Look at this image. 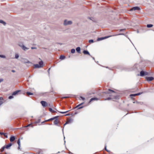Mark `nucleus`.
Instances as JSON below:
<instances>
[{
  "label": "nucleus",
  "instance_id": "nucleus-3",
  "mask_svg": "<svg viewBox=\"0 0 154 154\" xmlns=\"http://www.w3.org/2000/svg\"><path fill=\"white\" fill-rule=\"evenodd\" d=\"M72 23V22L71 21L65 20L63 22V25L64 26H67L70 25Z\"/></svg>",
  "mask_w": 154,
  "mask_h": 154
},
{
  "label": "nucleus",
  "instance_id": "nucleus-23",
  "mask_svg": "<svg viewBox=\"0 0 154 154\" xmlns=\"http://www.w3.org/2000/svg\"><path fill=\"white\" fill-rule=\"evenodd\" d=\"M19 57V55L18 54H15V57L16 59H17Z\"/></svg>",
  "mask_w": 154,
  "mask_h": 154
},
{
  "label": "nucleus",
  "instance_id": "nucleus-30",
  "mask_svg": "<svg viewBox=\"0 0 154 154\" xmlns=\"http://www.w3.org/2000/svg\"><path fill=\"white\" fill-rule=\"evenodd\" d=\"M88 42L90 43H93L94 42V41L92 39L88 41Z\"/></svg>",
  "mask_w": 154,
  "mask_h": 154
},
{
  "label": "nucleus",
  "instance_id": "nucleus-35",
  "mask_svg": "<svg viewBox=\"0 0 154 154\" xmlns=\"http://www.w3.org/2000/svg\"><path fill=\"white\" fill-rule=\"evenodd\" d=\"M83 100H84L85 99V98L82 97H80Z\"/></svg>",
  "mask_w": 154,
  "mask_h": 154
},
{
  "label": "nucleus",
  "instance_id": "nucleus-18",
  "mask_svg": "<svg viewBox=\"0 0 154 154\" xmlns=\"http://www.w3.org/2000/svg\"><path fill=\"white\" fill-rule=\"evenodd\" d=\"M65 58V57L63 55H61L60 57V59L61 60H64Z\"/></svg>",
  "mask_w": 154,
  "mask_h": 154
},
{
  "label": "nucleus",
  "instance_id": "nucleus-1",
  "mask_svg": "<svg viewBox=\"0 0 154 154\" xmlns=\"http://www.w3.org/2000/svg\"><path fill=\"white\" fill-rule=\"evenodd\" d=\"M106 93L109 94V96L111 97L108 98L107 99L108 100H109L111 99H115L116 98L115 96L116 95V93L114 91L109 89L106 92Z\"/></svg>",
  "mask_w": 154,
  "mask_h": 154
},
{
  "label": "nucleus",
  "instance_id": "nucleus-46",
  "mask_svg": "<svg viewBox=\"0 0 154 154\" xmlns=\"http://www.w3.org/2000/svg\"><path fill=\"white\" fill-rule=\"evenodd\" d=\"M19 45L20 47H21V46H22L23 45Z\"/></svg>",
  "mask_w": 154,
  "mask_h": 154
},
{
  "label": "nucleus",
  "instance_id": "nucleus-21",
  "mask_svg": "<svg viewBox=\"0 0 154 154\" xmlns=\"http://www.w3.org/2000/svg\"><path fill=\"white\" fill-rule=\"evenodd\" d=\"M11 146V144H9L8 145H6L5 147L6 149H8L9 147Z\"/></svg>",
  "mask_w": 154,
  "mask_h": 154
},
{
  "label": "nucleus",
  "instance_id": "nucleus-40",
  "mask_svg": "<svg viewBox=\"0 0 154 154\" xmlns=\"http://www.w3.org/2000/svg\"><path fill=\"white\" fill-rule=\"evenodd\" d=\"M49 106H51V107H52V106H53V105H52V104H51V105L49 104Z\"/></svg>",
  "mask_w": 154,
  "mask_h": 154
},
{
  "label": "nucleus",
  "instance_id": "nucleus-48",
  "mask_svg": "<svg viewBox=\"0 0 154 154\" xmlns=\"http://www.w3.org/2000/svg\"><path fill=\"white\" fill-rule=\"evenodd\" d=\"M67 97H63V98H66Z\"/></svg>",
  "mask_w": 154,
  "mask_h": 154
},
{
  "label": "nucleus",
  "instance_id": "nucleus-44",
  "mask_svg": "<svg viewBox=\"0 0 154 154\" xmlns=\"http://www.w3.org/2000/svg\"><path fill=\"white\" fill-rule=\"evenodd\" d=\"M12 71L13 72H15V71L14 70H12Z\"/></svg>",
  "mask_w": 154,
  "mask_h": 154
},
{
  "label": "nucleus",
  "instance_id": "nucleus-14",
  "mask_svg": "<svg viewBox=\"0 0 154 154\" xmlns=\"http://www.w3.org/2000/svg\"><path fill=\"white\" fill-rule=\"evenodd\" d=\"M83 53L84 54L90 55V54L88 51L85 50L83 51Z\"/></svg>",
  "mask_w": 154,
  "mask_h": 154
},
{
  "label": "nucleus",
  "instance_id": "nucleus-15",
  "mask_svg": "<svg viewBox=\"0 0 154 154\" xmlns=\"http://www.w3.org/2000/svg\"><path fill=\"white\" fill-rule=\"evenodd\" d=\"M141 94H142V93H138L136 94H132L131 95V96L134 97V96H135L137 95H140Z\"/></svg>",
  "mask_w": 154,
  "mask_h": 154
},
{
  "label": "nucleus",
  "instance_id": "nucleus-33",
  "mask_svg": "<svg viewBox=\"0 0 154 154\" xmlns=\"http://www.w3.org/2000/svg\"><path fill=\"white\" fill-rule=\"evenodd\" d=\"M13 98V97L12 96H10L8 97V98L9 99H11Z\"/></svg>",
  "mask_w": 154,
  "mask_h": 154
},
{
  "label": "nucleus",
  "instance_id": "nucleus-26",
  "mask_svg": "<svg viewBox=\"0 0 154 154\" xmlns=\"http://www.w3.org/2000/svg\"><path fill=\"white\" fill-rule=\"evenodd\" d=\"M58 117V116H57L55 117H54L53 118H51V119H49L48 120H47L46 121H49V120H54V119H55L57 117Z\"/></svg>",
  "mask_w": 154,
  "mask_h": 154
},
{
  "label": "nucleus",
  "instance_id": "nucleus-19",
  "mask_svg": "<svg viewBox=\"0 0 154 154\" xmlns=\"http://www.w3.org/2000/svg\"><path fill=\"white\" fill-rule=\"evenodd\" d=\"M0 23H2L4 25H5L6 24V23L5 22L3 21L0 20Z\"/></svg>",
  "mask_w": 154,
  "mask_h": 154
},
{
  "label": "nucleus",
  "instance_id": "nucleus-22",
  "mask_svg": "<svg viewBox=\"0 0 154 154\" xmlns=\"http://www.w3.org/2000/svg\"><path fill=\"white\" fill-rule=\"evenodd\" d=\"M49 111L51 112H56L54 111V110H53L51 108H49Z\"/></svg>",
  "mask_w": 154,
  "mask_h": 154
},
{
  "label": "nucleus",
  "instance_id": "nucleus-34",
  "mask_svg": "<svg viewBox=\"0 0 154 154\" xmlns=\"http://www.w3.org/2000/svg\"><path fill=\"white\" fill-rule=\"evenodd\" d=\"M4 135L6 138L8 137V136H7V134L6 133H4Z\"/></svg>",
  "mask_w": 154,
  "mask_h": 154
},
{
  "label": "nucleus",
  "instance_id": "nucleus-7",
  "mask_svg": "<svg viewBox=\"0 0 154 154\" xmlns=\"http://www.w3.org/2000/svg\"><path fill=\"white\" fill-rule=\"evenodd\" d=\"M140 10V8L138 7H135L132 8L130 11H135V10Z\"/></svg>",
  "mask_w": 154,
  "mask_h": 154
},
{
  "label": "nucleus",
  "instance_id": "nucleus-36",
  "mask_svg": "<svg viewBox=\"0 0 154 154\" xmlns=\"http://www.w3.org/2000/svg\"><path fill=\"white\" fill-rule=\"evenodd\" d=\"M3 80L2 79H0V83L3 81Z\"/></svg>",
  "mask_w": 154,
  "mask_h": 154
},
{
  "label": "nucleus",
  "instance_id": "nucleus-31",
  "mask_svg": "<svg viewBox=\"0 0 154 154\" xmlns=\"http://www.w3.org/2000/svg\"><path fill=\"white\" fill-rule=\"evenodd\" d=\"M84 103H80V104H79V105H78L77 106L75 107V108H77L79 106H80L82 105V104H83Z\"/></svg>",
  "mask_w": 154,
  "mask_h": 154
},
{
  "label": "nucleus",
  "instance_id": "nucleus-41",
  "mask_svg": "<svg viewBox=\"0 0 154 154\" xmlns=\"http://www.w3.org/2000/svg\"><path fill=\"white\" fill-rule=\"evenodd\" d=\"M31 49H35V48L34 47H31Z\"/></svg>",
  "mask_w": 154,
  "mask_h": 154
},
{
  "label": "nucleus",
  "instance_id": "nucleus-32",
  "mask_svg": "<svg viewBox=\"0 0 154 154\" xmlns=\"http://www.w3.org/2000/svg\"><path fill=\"white\" fill-rule=\"evenodd\" d=\"M5 148V146H4L1 149V152H2V151H3L4 150Z\"/></svg>",
  "mask_w": 154,
  "mask_h": 154
},
{
  "label": "nucleus",
  "instance_id": "nucleus-24",
  "mask_svg": "<svg viewBox=\"0 0 154 154\" xmlns=\"http://www.w3.org/2000/svg\"><path fill=\"white\" fill-rule=\"evenodd\" d=\"M146 26L148 28H150V27H152L153 26V25L152 24H147V25Z\"/></svg>",
  "mask_w": 154,
  "mask_h": 154
},
{
  "label": "nucleus",
  "instance_id": "nucleus-5",
  "mask_svg": "<svg viewBox=\"0 0 154 154\" xmlns=\"http://www.w3.org/2000/svg\"><path fill=\"white\" fill-rule=\"evenodd\" d=\"M111 36H106V37H104L99 38L97 39V41H101V40H103L104 39H105L107 38H108L109 37H110Z\"/></svg>",
  "mask_w": 154,
  "mask_h": 154
},
{
  "label": "nucleus",
  "instance_id": "nucleus-11",
  "mask_svg": "<svg viewBox=\"0 0 154 154\" xmlns=\"http://www.w3.org/2000/svg\"><path fill=\"white\" fill-rule=\"evenodd\" d=\"M20 91L19 90L16 91L13 93L12 95L13 96L16 95H17L18 94V93Z\"/></svg>",
  "mask_w": 154,
  "mask_h": 154
},
{
  "label": "nucleus",
  "instance_id": "nucleus-42",
  "mask_svg": "<svg viewBox=\"0 0 154 154\" xmlns=\"http://www.w3.org/2000/svg\"><path fill=\"white\" fill-rule=\"evenodd\" d=\"M30 124H29L28 125H27V126H26V127H29V126H30Z\"/></svg>",
  "mask_w": 154,
  "mask_h": 154
},
{
  "label": "nucleus",
  "instance_id": "nucleus-38",
  "mask_svg": "<svg viewBox=\"0 0 154 154\" xmlns=\"http://www.w3.org/2000/svg\"><path fill=\"white\" fill-rule=\"evenodd\" d=\"M105 150H106V151H107L108 152H109V151H108V150H106V146H105Z\"/></svg>",
  "mask_w": 154,
  "mask_h": 154
},
{
  "label": "nucleus",
  "instance_id": "nucleus-12",
  "mask_svg": "<svg viewBox=\"0 0 154 154\" xmlns=\"http://www.w3.org/2000/svg\"><path fill=\"white\" fill-rule=\"evenodd\" d=\"M15 137L14 136L11 137L10 139V141L11 142H13L15 140Z\"/></svg>",
  "mask_w": 154,
  "mask_h": 154
},
{
  "label": "nucleus",
  "instance_id": "nucleus-13",
  "mask_svg": "<svg viewBox=\"0 0 154 154\" xmlns=\"http://www.w3.org/2000/svg\"><path fill=\"white\" fill-rule=\"evenodd\" d=\"M17 143L18 145V149H19L20 148V139H19L18 140Z\"/></svg>",
  "mask_w": 154,
  "mask_h": 154
},
{
  "label": "nucleus",
  "instance_id": "nucleus-43",
  "mask_svg": "<svg viewBox=\"0 0 154 154\" xmlns=\"http://www.w3.org/2000/svg\"><path fill=\"white\" fill-rule=\"evenodd\" d=\"M68 123V122H66L64 125H65L66 124H67Z\"/></svg>",
  "mask_w": 154,
  "mask_h": 154
},
{
  "label": "nucleus",
  "instance_id": "nucleus-8",
  "mask_svg": "<svg viewBox=\"0 0 154 154\" xmlns=\"http://www.w3.org/2000/svg\"><path fill=\"white\" fill-rule=\"evenodd\" d=\"M146 79L147 81H150L152 80L154 78L152 77H146Z\"/></svg>",
  "mask_w": 154,
  "mask_h": 154
},
{
  "label": "nucleus",
  "instance_id": "nucleus-29",
  "mask_svg": "<svg viewBox=\"0 0 154 154\" xmlns=\"http://www.w3.org/2000/svg\"><path fill=\"white\" fill-rule=\"evenodd\" d=\"M69 110H68V111H66V112H59V111H58L59 112L61 113H62V114H64V113H67V112H69Z\"/></svg>",
  "mask_w": 154,
  "mask_h": 154
},
{
  "label": "nucleus",
  "instance_id": "nucleus-20",
  "mask_svg": "<svg viewBox=\"0 0 154 154\" xmlns=\"http://www.w3.org/2000/svg\"><path fill=\"white\" fill-rule=\"evenodd\" d=\"M58 121L57 119L55 120L54 122V124L55 125H57V124L58 123Z\"/></svg>",
  "mask_w": 154,
  "mask_h": 154
},
{
  "label": "nucleus",
  "instance_id": "nucleus-47",
  "mask_svg": "<svg viewBox=\"0 0 154 154\" xmlns=\"http://www.w3.org/2000/svg\"><path fill=\"white\" fill-rule=\"evenodd\" d=\"M68 115H69V114H67L66 115V116H68Z\"/></svg>",
  "mask_w": 154,
  "mask_h": 154
},
{
  "label": "nucleus",
  "instance_id": "nucleus-17",
  "mask_svg": "<svg viewBox=\"0 0 154 154\" xmlns=\"http://www.w3.org/2000/svg\"><path fill=\"white\" fill-rule=\"evenodd\" d=\"M98 100V99L97 98H92L91 99L90 102H91V101H93V100Z\"/></svg>",
  "mask_w": 154,
  "mask_h": 154
},
{
  "label": "nucleus",
  "instance_id": "nucleus-39",
  "mask_svg": "<svg viewBox=\"0 0 154 154\" xmlns=\"http://www.w3.org/2000/svg\"><path fill=\"white\" fill-rule=\"evenodd\" d=\"M0 134L1 135H4V133H0Z\"/></svg>",
  "mask_w": 154,
  "mask_h": 154
},
{
  "label": "nucleus",
  "instance_id": "nucleus-37",
  "mask_svg": "<svg viewBox=\"0 0 154 154\" xmlns=\"http://www.w3.org/2000/svg\"><path fill=\"white\" fill-rule=\"evenodd\" d=\"M3 103V102L2 101H0V106Z\"/></svg>",
  "mask_w": 154,
  "mask_h": 154
},
{
  "label": "nucleus",
  "instance_id": "nucleus-6",
  "mask_svg": "<svg viewBox=\"0 0 154 154\" xmlns=\"http://www.w3.org/2000/svg\"><path fill=\"white\" fill-rule=\"evenodd\" d=\"M41 103L43 107L46 106L48 105L47 103L45 101H41Z\"/></svg>",
  "mask_w": 154,
  "mask_h": 154
},
{
  "label": "nucleus",
  "instance_id": "nucleus-2",
  "mask_svg": "<svg viewBox=\"0 0 154 154\" xmlns=\"http://www.w3.org/2000/svg\"><path fill=\"white\" fill-rule=\"evenodd\" d=\"M44 66L43 62L42 61L39 62L38 64H34V68H40L43 67Z\"/></svg>",
  "mask_w": 154,
  "mask_h": 154
},
{
  "label": "nucleus",
  "instance_id": "nucleus-28",
  "mask_svg": "<svg viewBox=\"0 0 154 154\" xmlns=\"http://www.w3.org/2000/svg\"><path fill=\"white\" fill-rule=\"evenodd\" d=\"M0 57L2 58H6V56L4 55H0Z\"/></svg>",
  "mask_w": 154,
  "mask_h": 154
},
{
  "label": "nucleus",
  "instance_id": "nucleus-4",
  "mask_svg": "<svg viewBox=\"0 0 154 154\" xmlns=\"http://www.w3.org/2000/svg\"><path fill=\"white\" fill-rule=\"evenodd\" d=\"M148 74V73L147 72H144L143 71H141L140 72V75L142 76L147 75Z\"/></svg>",
  "mask_w": 154,
  "mask_h": 154
},
{
  "label": "nucleus",
  "instance_id": "nucleus-45",
  "mask_svg": "<svg viewBox=\"0 0 154 154\" xmlns=\"http://www.w3.org/2000/svg\"><path fill=\"white\" fill-rule=\"evenodd\" d=\"M83 107H79V108H78V109H81Z\"/></svg>",
  "mask_w": 154,
  "mask_h": 154
},
{
  "label": "nucleus",
  "instance_id": "nucleus-25",
  "mask_svg": "<svg viewBox=\"0 0 154 154\" xmlns=\"http://www.w3.org/2000/svg\"><path fill=\"white\" fill-rule=\"evenodd\" d=\"M26 94L28 95H33V94L32 93H30V92H26Z\"/></svg>",
  "mask_w": 154,
  "mask_h": 154
},
{
  "label": "nucleus",
  "instance_id": "nucleus-16",
  "mask_svg": "<svg viewBox=\"0 0 154 154\" xmlns=\"http://www.w3.org/2000/svg\"><path fill=\"white\" fill-rule=\"evenodd\" d=\"M76 50L78 52L80 53V48L79 47H77L76 49Z\"/></svg>",
  "mask_w": 154,
  "mask_h": 154
},
{
  "label": "nucleus",
  "instance_id": "nucleus-27",
  "mask_svg": "<svg viewBox=\"0 0 154 154\" xmlns=\"http://www.w3.org/2000/svg\"><path fill=\"white\" fill-rule=\"evenodd\" d=\"M75 52V50L74 49H72L71 50V52L72 53H74Z\"/></svg>",
  "mask_w": 154,
  "mask_h": 154
},
{
  "label": "nucleus",
  "instance_id": "nucleus-10",
  "mask_svg": "<svg viewBox=\"0 0 154 154\" xmlns=\"http://www.w3.org/2000/svg\"><path fill=\"white\" fill-rule=\"evenodd\" d=\"M21 48L24 51H26L29 49V48L26 47L23 45L21 46Z\"/></svg>",
  "mask_w": 154,
  "mask_h": 154
},
{
  "label": "nucleus",
  "instance_id": "nucleus-9",
  "mask_svg": "<svg viewBox=\"0 0 154 154\" xmlns=\"http://www.w3.org/2000/svg\"><path fill=\"white\" fill-rule=\"evenodd\" d=\"M23 62L24 63H31L26 59H23Z\"/></svg>",
  "mask_w": 154,
  "mask_h": 154
}]
</instances>
